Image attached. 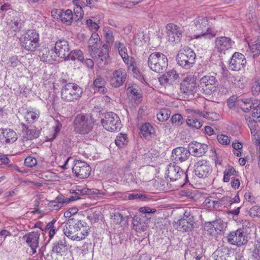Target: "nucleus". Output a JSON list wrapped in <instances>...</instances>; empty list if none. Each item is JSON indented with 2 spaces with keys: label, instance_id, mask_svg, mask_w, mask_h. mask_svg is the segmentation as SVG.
Returning <instances> with one entry per match:
<instances>
[{
  "label": "nucleus",
  "instance_id": "obj_55",
  "mask_svg": "<svg viewBox=\"0 0 260 260\" xmlns=\"http://www.w3.org/2000/svg\"><path fill=\"white\" fill-rule=\"evenodd\" d=\"M201 117L205 118L210 120H217L219 118V115L216 113H209L206 112H203Z\"/></svg>",
  "mask_w": 260,
  "mask_h": 260
},
{
  "label": "nucleus",
  "instance_id": "obj_31",
  "mask_svg": "<svg viewBox=\"0 0 260 260\" xmlns=\"http://www.w3.org/2000/svg\"><path fill=\"white\" fill-rule=\"evenodd\" d=\"M109 46L107 44H104L102 46V50L97 48V50L94 52L95 56H92L95 62L99 65H102L105 62L108 56Z\"/></svg>",
  "mask_w": 260,
  "mask_h": 260
},
{
  "label": "nucleus",
  "instance_id": "obj_30",
  "mask_svg": "<svg viewBox=\"0 0 260 260\" xmlns=\"http://www.w3.org/2000/svg\"><path fill=\"white\" fill-rule=\"evenodd\" d=\"M149 218H150V217H148L146 216L145 217L142 216H135L133 219L134 229L137 232L145 231L147 227V223Z\"/></svg>",
  "mask_w": 260,
  "mask_h": 260
},
{
  "label": "nucleus",
  "instance_id": "obj_54",
  "mask_svg": "<svg viewBox=\"0 0 260 260\" xmlns=\"http://www.w3.org/2000/svg\"><path fill=\"white\" fill-rule=\"evenodd\" d=\"M252 135L255 136L258 132V126L255 120H250L248 122Z\"/></svg>",
  "mask_w": 260,
  "mask_h": 260
},
{
  "label": "nucleus",
  "instance_id": "obj_24",
  "mask_svg": "<svg viewBox=\"0 0 260 260\" xmlns=\"http://www.w3.org/2000/svg\"><path fill=\"white\" fill-rule=\"evenodd\" d=\"M126 72L123 69H119L115 70L112 74L110 83L112 86L119 87L122 85L125 81Z\"/></svg>",
  "mask_w": 260,
  "mask_h": 260
},
{
  "label": "nucleus",
  "instance_id": "obj_49",
  "mask_svg": "<svg viewBox=\"0 0 260 260\" xmlns=\"http://www.w3.org/2000/svg\"><path fill=\"white\" fill-rule=\"evenodd\" d=\"M7 64L8 67L14 68L21 66L22 63L18 59V56L14 55L9 58Z\"/></svg>",
  "mask_w": 260,
  "mask_h": 260
},
{
  "label": "nucleus",
  "instance_id": "obj_20",
  "mask_svg": "<svg viewBox=\"0 0 260 260\" xmlns=\"http://www.w3.org/2000/svg\"><path fill=\"white\" fill-rule=\"evenodd\" d=\"M18 135L15 131L11 128H0V143L11 144L15 142Z\"/></svg>",
  "mask_w": 260,
  "mask_h": 260
},
{
  "label": "nucleus",
  "instance_id": "obj_53",
  "mask_svg": "<svg viewBox=\"0 0 260 260\" xmlns=\"http://www.w3.org/2000/svg\"><path fill=\"white\" fill-rule=\"evenodd\" d=\"M170 116L169 111L163 110L160 111L157 114V118L159 121H165L167 120Z\"/></svg>",
  "mask_w": 260,
  "mask_h": 260
},
{
  "label": "nucleus",
  "instance_id": "obj_29",
  "mask_svg": "<svg viewBox=\"0 0 260 260\" xmlns=\"http://www.w3.org/2000/svg\"><path fill=\"white\" fill-rule=\"evenodd\" d=\"M68 247L66 238H63L56 241L53 243L52 252L57 256L63 255L68 251Z\"/></svg>",
  "mask_w": 260,
  "mask_h": 260
},
{
  "label": "nucleus",
  "instance_id": "obj_3",
  "mask_svg": "<svg viewBox=\"0 0 260 260\" xmlns=\"http://www.w3.org/2000/svg\"><path fill=\"white\" fill-rule=\"evenodd\" d=\"M91 116L84 114L77 115L73 122L74 130L76 133L85 135L91 131L93 126Z\"/></svg>",
  "mask_w": 260,
  "mask_h": 260
},
{
  "label": "nucleus",
  "instance_id": "obj_22",
  "mask_svg": "<svg viewBox=\"0 0 260 260\" xmlns=\"http://www.w3.org/2000/svg\"><path fill=\"white\" fill-rule=\"evenodd\" d=\"M211 171L212 168L207 164V161L205 159L200 160L194 165L195 175L199 178L206 177Z\"/></svg>",
  "mask_w": 260,
  "mask_h": 260
},
{
  "label": "nucleus",
  "instance_id": "obj_14",
  "mask_svg": "<svg viewBox=\"0 0 260 260\" xmlns=\"http://www.w3.org/2000/svg\"><path fill=\"white\" fill-rule=\"evenodd\" d=\"M72 170L75 176L80 179L87 178L90 176L91 172V168L90 166L86 162L80 160L75 161Z\"/></svg>",
  "mask_w": 260,
  "mask_h": 260
},
{
  "label": "nucleus",
  "instance_id": "obj_17",
  "mask_svg": "<svg viewBox=\"0 0 260 260\" xmlns=\"http://www.w3.org/2000/svg\"><path fill=\"white\" fill-rule=\"evenodd\" d=\"M20 126L22 129V136L21 141L25 144L28 141L39 137L40 131L35 126H27L24 123H21Z\"/></svg>",
  "mask_w": 260,
  "mask_h": 260
},
{
  "label": "nucleus",
  "instance_id": "obj_58",
  "mask_svg": "<svg viewBox=\"0 0 260 260\" xmlns=\"http://www.w3.org/2000/svg\"><path fill=\"white\" fill-rule=\"evenodd\" d=\"M106 84V82L105 80L103 78H102L100 76L98 77L94 80V82H93V85L96 88L105 86Z\"/></svg>",
  "mask_w": 260,
  "mask_h": 260
},
{
  "label": "nucleus",
  "instance_id": "obj_7",
  "mask_svg": "<svg viewBox=\"0 0 260 260\" xmlns=\"http://www.w3.org/2000/svg\"><path fill=\"white\" fill-rule=\"evenodd\" d=\"M218 81L215 76L207 75L200 80L199 89L205 95H211L216 91Z\"/></svg>",
  "mask_w": 260,
  "mask_h": 260
},
{
  "label": "nucleus",
  "instance_id": "obj_47",
  "mask_svg": "<svg viewBox=\"0 0 260 260\" xmlns=\"http://www.w3.org/2000/svg\"><path fill=\"white\" fill-rule=\"evenodd\" d=\"M251 256L254 260H260V241L254 244L251 250Z\"/></svg>",
  "mask_w": 260,
  "mask_h": 260
},
{
  "label": "nucleus",
  "instance_id": "obj_2",
  "mask_svg": "<svg viewBox=\"0 0 260 260\" xmlns=\"http://www.w3.org/2000/svg\"><path fill=\"white\" fill-rule=\"evenodd\" d=\"M21 46L25 50L33 52L40 46V37L35 29H28L19 38Z\"/></svg>",
  "mask_w": 260,
  "mask_h": 260
},
{
  "label": "nucleus",
  "instance_id": "obj_32",
  "mask_svg": "<svg viewBox=\"0 0 260 260\" xmlns=\"http://www.w3.org/2000/svg\"><path fill=\"white\" fill-rule=\"evenodd\" d=\"M178 78L179 75L176 71L174 70H171L162 75L159 78V81L160 84L168 83L172 85Z\"/></svg>",
  "mask_w": 260,
  "mask_h": 260
},
{
  "label": "nucleus",
  "instance_id": "obj_38",
  "mask_svg": "<svg viewBox=\"0 0 260 260\" xmlns=\"http://www.w3.org/2000/svg\"><path fill=\"white\" fill-rule=\"evenodd\" d=\"M111 219L113 223L120 224L122 222L126 223L127 222L128 216L124 217L122 213L116 212L111 214Z\"/></svg>",
  "mask_w": 260,
  "mask_h": 260
},
{
  "label": "nucleus",
  "instance_id": "obj_27",
  "mask_svg": "<svg viewBox=\"0 0 260 260\" xmlns=\"http://www.w3.org/2000/svg\"><path fill=\"white\" fill-rule=\"evenodd\" d=\"M189 150L192 155L201 157L207 152L208 145L204 143L193 141L189 144Z\"/></svg>",
  "mask_w": 260,
  "mask_h": 260
},
{
  "label": "nucleus",
  "instance_id": "obj_42",
  "mask_svg": "<svg viewBox=\"0 0 260 260\" xmlns=\"http://www.w3.org/2000/svg\"><path fill=\"white\" fill-rule=\"evenodd\" d=\"M103 32L106 43L112 45L115 40L113 30L110 28L107 27L104 28Z\"/></svg>",
  "mask_w": 260,
  "mask_h": 260
},
{
  "label": "nucleus",
  "instance_id": "obj_60",
  "mask_svg": "<svg viewBox=\"0 0 260 260\" xmlns=\"http://www.w3.org/2000/svg\"><path fill=\"white\" fill-rule=\"evenodd\" d=\"M217 139L219 143L222 145H226L230 142V139L229 137L224 135H218Z\"/></svg>",
  "mask_w": 260,
  "mask_h": 260
},
{
  "label": "nucleus",
  "instance_id": "obj_45",
  "mask_svg": "<svg viewBox=\"0 0 260 260\" xmlns=\"http://www.w3.org/2000/svg\"><path fill=\"white\" fill-rule=\"evenodd\" d=\"M173 125L176 126H180L184 123V119L182 116L180 114H174L171 119Z\"/></svg>",
  "mask_w": 260,
  "mask_h": 260
},
{
  "label": "nucleus",
  "instance_id": "obj_43",
  "mask_svg": "<svg viewBox=\"0 0 260 260\" xmlns=\"http://www.w3.org/2000/svg\"><path fill=\"white\" fill-rule=\"evenodd\" d=\"M187 125L192 128L199 129L201 127L202 124L196 117L192 116H188L186 120Z\"/></svg>",
  "mask_w": 260,
  "mask_h": 260
},
{
  "label": "nucleus",
  "instance_id": "obj_1",
  "mask_svg": "<svg viewBox=\"0 0 260 260\" xmlns=\"http://www.w3.org/2000/svg\"><path fill=\"white\" fill-rule=\"evenodd\" d=\"M89 227L85 222L69 219L63 226V233L69 239L77 241L85 238L89 234Z\"/></svg>",
  "mask_w": 260,
  "mask_h": 260
},
{
  "label": "nucleus",
  "instance_id": "obj_13",
  "mask_svg": "<svg viewBox=\"0 0 260 260\" xmlns=\"http://www.w3.org/2000/svg\"><path fill=\"white\" fill-rule=\"evenodd\" d=\"M226 228V224L220 218L212 221L206 222L205 225V230L207 234L212 236L222 234Z\"/></svg>",
  "mask_w": 260,
  "mask_h": 260
},
{
  "label": "nucleus",
  "instance_id": "obj_25",
  "mask_svg": "<svg viewBox=\"0 0 260 260\" xmlns=\"http://www.w3.org/2000/svg\"><path fill=\"white\" fill-rule=\"evenodd\" d=\"M197 89V83L193 77H186L180 84V90L186 94H192Z\"/></svg>",
  "mask_w": 260,
  "mask_h": 260
},
{
  "label": "nucleus",
  "instance_id": "obj_52",
  "mask_svg": "<svg viewBox=\"0 0 260 260\" xmlns=\"http://www.w3.org/2000/svg\"><path fill=\"white\" fill-rule=\"evenodd\" d=\"M260 107V102L258 100H251L250 105L248 107H243V111L245 112H248L250 110H253V109H258Z\"/></svg>",
  "mask_w": 260,
  "mask_h": 260
},
{
  "label": "nucleus",
  "instance_id": "obj_15",
  "mask_svg": "<svg viewBox=\"0 0 260 260\" xmlns=\"http://www.w3.org/2000/svg\"><path fill=\"white\" fill-rule=\"evenodd\" d=\"M247 64V60L245 56L239 52H235L231 57L229 63V68L234 71H239L243 69Z\"/></svg>",
  "mask_w": 260,
  "mask_h": 260
},
{
  "label": "nucleus",
  "instance_id": "obj_40",
  "mask_svg": "<svg viewBox=\"0 0 260 260\" xmlns=\"http://www.w3.org/2000/svg\"><path fill=\"white\" fill-rule=\"evenodd\" d=\"M115 142L119 148L124 147L128 142L127 135L125 134H119L115 139Z\"/></svg>",
  "mask_w": 260,
  "mask_h": 260
},
{
  "label": "nucleus",
  "instance_id": "obj_23",
  "mask_svg": "<svg viewBox=\"0 0 260 260\" xmlns=\"http://www.w3.org/2000/svg\"><path fill=\"white\" fill-rule=\"evenodd\" d=\"M70 50L68 42L62 39L59 40L56 42L54 49L51 51H54L58 57L65 60Z\"/></svg>",
  "mask_w": 260,
  "mask_h": 260
},
{
  "label": "nucleus",
  "instance_id": "obj_44",
  "mask_svg": "<svg viewBox=\"0 0 260 260\" xmlns=\"http://www.w3.org/2000/svg\"><path fill=\"white\" fill-rule=\"evenodd\" d=\"M251 90L252 94L257 96L260 93V79H254L251 83Z\"/></svg>",
  "mask_w": 260,
  "mask_h": 260
},
{
  "label": "nucleus",
  "instance_id": "obj_34",
  "mask_svg": "<svg viewBox=\"0 0 260 260\" xmlns=\"http://www.w3.org/2000/svg\"><path fill=\"white\" fill-rule=\"evenodd\" d=\"M190 219H180L176 223V229L180 231L187 232L191 231L193 226V219L192 217Z\"/></svg>",
  "mask_w": 260,
  "mask_h": 260
},
{
  "label": "nucleus",
  "instance_id": "obj_8",
  "mask_svg": "<svg viewBox=\"0 0 260 260\" xmlns=\"http://www.w3.org/2000/svg\"><path fill=\"white\" fill-rule=\"evenodd\" d=\"M196 57L194 51L190 48L186 47L179 51L176 56V60L180 66L188 69L194 63Z\"/></svg>",
  "mask_w": 260,
  "mask_h": 260
},
{
  "label": "nucleus",
  "instance_id": "obj_36",
  "mask_svg": "<svg viewBox=\"0 0 260 260\" xmlns=\"http://www.w3.org/2000/svg\"><path fill=\"white\" fill-rule=\"evenodd\" d=\"M73 13L71 10L62 9V13L60 20L67 25H70L74 21Z\"/></svg>",
  "mask_w": 260,
  "mask_h": 260
},
{
  "label": "nucleus",
  "instance_id": "obj_16",
  "mask_svg": "<svg viewBox=\"0 0 260 260\" xmlns=\"http://www.w3.org/2000/svg\"><path fill=\"white\" fill-rule=\"evenodd\" d=\"M79 199V197L76 195L72 196L68 198L61 194L58 196L54 200L50 201L48 206L50 210H58L71 201H76Z\"/></svg>",
  "mask_w": 260,
  "mask_h": 260
},
{
  "label": "nucleus",
  "instance_id": "obj_4",
  "mask_svg": "<svg viewBox=\"0 0 260 260\" xmlns=\"http://www.w3.org/2000/svg\"><path fill=\"white\" fill-rule=\"evenodd\" d=\"M82 94V88L75 83H66L61 90V98L67 102L79 100Z\"/></svg>",
  "mask_w": 260,
  "mask_h": 260
},
{
  "label": "nucleus",
  "instance_id": "obj_33",
  "mask_svg": "<svg viewBox=\"0 0 260 260\" xmlns=\"http://www.w3.org/2000/svg\"><path fill=\"white\" fill-rule=\"evenodd\" d=\"M100 41V38L99 35L95 32H93L88 42V52L92 57L95 56L94 52L97 50V44Z\"/></svg>",
  "mask_w": 260,
  "mask_h": 260
},
{
  "label": "nucleus",
  "instance_id": "obj_5",
  "mask_svg": "<svg viewBox=\"0 0 260 260\" xmlns=\"http://www.w3.org/2000/svg\"><path fill=\"white\" fill-rule=\"evenodd\" d=\"M147 63L151 70L160 73L166 71L167 68L168 60L165 54L160 52H154L149 56Z\"/></svg>",
  "mask_w": 260,
  "mask_h": 260
},
{
  "label": "nucleus",
  "instance_id": "obj_28",
  "mask_svg": "<svg viewBox=\"0 0 260 260\" xmlns=\"http://www.w3.org/2000/svg\"><path fill=\"white\" fill-rule=\"evenodd\" d=\"M39 237L40 234L35 232L27 233L23 237V239L32 250V253L36 252V249L39 246Z\"/></svg>",
  "mask_w": 260,
  "mask_h": 260
},
{
  "label": "nucleus",
  "instance_id": "obj_63",
  "mask_svg": "<svg viewBox=\"0 0 260 260\" xmlns=\"http://www.w3.org/2000/svg\"><path fill=\"white\" fill-rule=\"evenodd\" d=\"M147 197L143 194H131L128 196V199L136 200L138 201H145L147 199Z\"/></svg>",
  "mask_w": 260,
  "mask_h": 260
},
{
  "label": "nucleus",
  "instance_id": "obj_21",
  "mask_svg": "<svg viewBox=\"0 0 260 260\" xmlns=\"http://www.w3.org/2000/svg\"><path fill=\"white\" fill-rule=\"evenodd\" d=\"M190 154L189 149L184 147H179L173 150L171 157L175 163L178 164L187 160Z\"/></svg>",
  "mask_w": 260,
  "mask_h": 260
},
{
  "label": "nucleus",
  "instance_id": "obj_50",
  "mask_svg": "<svg viewBox=\"0 0 260 260\" xmlns=\"http://www.w3.org/2000/svg\"><path fill=\"white\" fill-rule=\"evenodd\" d=\"M249 46L253 57H257L260 55V41Z\"/></svg>",
  "mask_w": 260,
  "mask_h": 260
},
{
  "label": "nucleus",
  "instance_id": "obj_39",
  "mask_svg": "<svg viewBox=\"0 0 260 260\" xmlns=\"http://www.w3.org/2000/svg\"><path fill=\"white\" fill-rule=\"evenodd\" d=\"M245 77L242 75L232 76L231 82L236 88H243L245 84Z\"/></svg>",
  "mask_w": 260,
  "mask_h": 260
},
{
  "label": "nucleus",
  "instance_id": "obj_57",
  "mask_svg": "<svg viewBox=\"0 0 260 260\" xmlns=\"http://www.w3.org/2000/svg\"><path fill=\"white\" fill-rule=\"evenodd\" d=\"M39 117V113L33 111L27 112L25 118L27 121H29L31 119L33 121L37 120Z\"/></svg>",
  "mask_w": 260,
  "mask_h": 260
},
{
  "label": "nucleus",
  "instance_id": "obj_6",
  "mask_svg": "<svg viewBox=\"0 0 260 260\" xmlns=\"http://www.w3.org/2000/svg\"><path fill=\"white\" fill-rule=\"evenodd\" d=\"M196 30L198 34L194 35L196 39H199L201 37H206L208 39H211L216 35L217 31L209 27V22L206 17L199 16L196 18L194 21Z\"/></svg>",
  "mask_w": 260,
  "mask_h": 260
},
{
  "label": "nucleus",
  "instance_id": "obj_46",
  "mask_svg": "<svg viewBox=\"0 0 260 260\" xmlns=\"http://www.w3.org/2000/svg\"><path fill=\"white\" fill-rule=\"evenodd\" d=\"M251 256L254 260H260V241L254 244L251 250Z\"/></svg>",
  "mask_w": 260,
  "mask_h": 260
},
{
  "label": "nucleus",
  "instance_id": "obj_9",
  "mask_svg": "<svg viewBox=\"0 0 260 260\" xmlns=\"http://www.w3.org/2000/svg\"><path fill=\"white\" fill-rule=\"evenodd\" d=\"M168 180L170 181H180V186L184 184L187 179V176L184 171L178 166L170 164L168 166L166 172Z\"/></svg>",
  "mask_w": 260,
  "mask_h": 260
},
{
  "label": "nucleus",
  "instance_id": "obj_64",
  "mask_svg": "<svg viewBox=\"0 0 260 260\" xmlns=\"http://www.w3.org/2000/svg\"><path fill=\"white\" fill-rule=\"evenodd\" d=\"M86 23L90 29L93 31H96L99 28V26L98 24L96 22H93L92 20L90 19H87Z\"/></svg>",
  "mask_w": 260,
  "mask_h": 260
},
{
  "label": "nucleus",
  "instance_id": "obj_41",
  "mask_svg": "<svg viewBox=\"0 0 260 260\" xmlns=\"http://www.w3.org/2000/svg\"><path fill=\"white\" fill-rule=\"evenodd\" d=\"M237 172L236 170L232 166H229L226 168L223 172V181L224 182H228L232 179V177H235L237 175Z\"/></svg>",
  "mask_w": 260,
  "mask_h": 260
},
{
  "label": "nucleus",
  "instance_id": "obj_59",
  "mask_svg": "<svg viewBox=\"0 0 260 260\" xmlns=\"http://www.w3.org/2000/svg\"><path fill=\"white\" fill-rule=\"evenodd\" d=\"M37 164V159L31 156L27 157L24 160V164L28 167H33Z\"/></svg>",
  "mask_w": 260,
  "mask_h": 260
},
{
  "label": "nucleus",
  "instance_id": "obj_11",
  "mask_svg": "<svg viewBox=\"0 0 260 260\" xmlns=\"http://www.w3.org/2000/svg\"><path fill=\"white\" fill-rule=\"evenodd\" d=\"M226 239L229 243L238 247H241L248 242L247 236L243 228L230 232Z\"/></svg>",
  "mask_w": 260,
  "mask_h": 260
},
{
  "label": "nucleus",
  "instance_id": "obj_62",
  "mask_svg": "<svg viewBox=\"0 0 260 260\" xmlns=\"http://www.w3.org/2000/svg\"><path fill=\"white\" fill-rule=\"evenodd\" d=\"M61 128V123L57 120H55L53 126L54 133L52 139H54L56 137V135L60 132Z\"/></svg>",
  "mask_w": 260,
  "mask_h": 260
},
{
  "label": "nucleus",
  "instance_id": "obj_61",
  "mask_svg": "<svg viewBox=\"0 0 260 260\" xmlns=\"http://www.w3.org/2000/svg\"><path fill=\"white\" fill-rule=\"evenodd\" d=\"M249 215L253 217H260V207L258 206H254L251 208L249 210Z\"/></svg>",
  "mask_w": 260,
  "mask_h": 260
},
{
  "label": "nucleus",
  "instance_id": "obj_35",
  "mask_svg": "<svg viewBox=\"0 0 260 260\" xmlns=\"http://www.w3.org/2000/svg\"><path fill=\"white\" fill-rule=\"evenodd\" d=\"M140 133L145 138H151L155 135V129L150 123H145L141 126Z\"/></svg>",
  "mask_w": 260,
  "mask_h": 260
},
{
  "label": "nucleus",
  "instance_id": "obj_51",
  "mask_svg": "<svg viewBox=\"0 0 260 260\" xmlns=\"http://www.w3.org/2000/svg\"><path fill=\"white\" fill-rule=\"evenodd\" d=\"M127 90L129 91V97L132 99H133L136 102H139V100L141 98V95L138 91V90L135 88L129 87L128 88Z\"/></svg>",
  "mask_w": 260,
  "mask_h": 260
},
{
  "label": "nucleus",
  "instance_id": "obj_56",
  "mask_svg": "<svg viewBox=\"0 0 260 260\" xmlns=\"http://www.w3.org/2000/svg\"><path fill=\"white\" fill-rule=\"evenodd\" d=\"M40 58L41 60L44 62L49 61L52 59L50 50L47 49H44L42 54H40Z\"/></svg>",
  "mask_w": 260,
  "mask_h": 260
},
{
  "label": "nucleus",
  "instance_id": "obj_48",
  "mask_svg": "<svg viewBox=\"0 0 260 260\" xmlns=\"http://www.w3.org/2000/svg\"><path fill=\"white\" fill-rule=\"evenodd\" d=\"M83 7H75L74 8V21L77 22L81 20L84 15V13L82 10Z\"/></svg>",
  "mask_w": 260,
  "mask_h": 260
},
{
  "label": "nucleus",
  "instance_id": "obj_18",
  "mask_svg": "<svg viewBox=\"0 0 260 260\" xmlns=\"http://www.w3.org/2000/svg\"><path fill=\"white\" fill-rule=\"evenodd\" d=\"M167 33L169 42L178 43L182 37V28L174 23H169L166 26Z\"/></svg>",
  "mask_w": 260,
  "mask_h": 260
},
{
  "label": "nucleus",
  "instance_id": "obj_37",
  "mask_svg": "<svg viewBox=\"0 0 260 260\" xmlns=\"http://www.w3.org/2000/svg\"><path fill=\"white\" fill-rule=\"evenodd\" d=\"M78 60L79 61L83 62L84 60L83 54L80 50H73L71 52L69 51L68 54L65 60Z\"/></svg>",
  "mask_w": 260,
  "mask_h": 260
},
{
  "label": "nucleus",
  "instance_id": "obj_26",
  "mask_svg": "<svg viewBox=\"0 0 260 260\" xmlns=\"http://www.w3.org/2000/svg\"><path fill=\"white\" fill-rule=\"evenodd\" d=\"M115 48L118 51L119 55L122 57L124 62L128 66L129 68L134 69V66L132 62V59L129 58L127 54V50L123 43L120 41H116L115 43Z\"/></svg>",
  "mask_w": 260,
  "mask_h": 260
},
{
  "label": "nucleus",
  "instance_id": "obj_19",
  "mask_svg": "<svg viewBox=\"0 0 260 260\" xmlns=\"http://www.w3.org/2000/svg\"><path fill=\"white\" fill-rule=\"evenodd\" d=\"M234 43L229 37H218L215 39V48L218 52L225 54L226 51L232 48Z\"/></svg>",
  "mask_w": 260,
  "mask_h": 260
},
{
  "label": "nucleus",
  "instance_id": "obj_10",
  "mask_svg": "<svg viewBox=\"0 0 260 260\" xmlns=\"http://www.w3.org/2000/svg\"><path fill=\"white\" fill-rule=\"evenodd\" d=\"M102 125L108 131L114 132L120 129L121 121L118 115L113 112H108L105 114L101 120Z\"/></svg>",
  "mask_w": 260,
  "mask_h": 260
},
{
  "label": "nucleus",
  "instance_id": "obj_12",
  "mask_svg": "<svg viewBox=\"0 0 260 260\" xmlns=\"http://www.w3.org/2000/svg\"><path fill=\"white\" fill-rule=\"evenodd\" d=\"M6 19L9 28L15 32L20 31L24 23V21L21 18L20 14L12 9L8 10Z\"/></svg>",
  "mask_w": 260,
  "mask_h": 260
}]
</instances>
